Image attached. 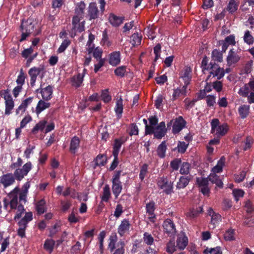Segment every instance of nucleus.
<instances>
[{"mask_svg": "<svg viewBox=\"0 0 254 254\" xmlns=\"http://www.w3.org/2000/svg\"><path fill=\"white\" fill-rule=\"evenodd\" d=\"M23 188L24 189L20 192L18 188H14L8 194L7 197H5L3 199L4 209L7 210L9 205L10 209L8 210V212L12 210L16 211L13 218L14 221L20 218L25 211L24 204L27 201V194L28 190L30 188V183L26 182L24 185Z\"/></svg>", "mask_w": 254, "mask_h": 254, "instance_id": "f257e3e1", "label": "nucleus"}, {"mask_svg": "<svg viewBox=\"0 0 254 254\" xmlns=\"http://www.w3.org/2000/svg\"><path fill=\"white\" fill-rule=\"evenodd\" d=\"M98 2L100 4V9H98L95 2L89 3L86 15V17L88 20L92 21L97 19L105 11L106 5L105 0H98Z\"/></svg>", "mask_w": 254, "mask_h": 254, "instance_id": "f03ea898", "label": "nucleus"}, {"mask_svg": "<svg viewBox=\"0 0 254 254\" xmlns=\"http://www.w3.org/2000/svg\"><path fill=\"white\" fill-rule=\"evenodd\" d=\"M35 25L36 23L30 18L26 20H22L21 21L20 27L21 35V38L19 40L20 42L25 41L30 35L35 36L38 34V32L35 31Z\"/></svg>", "mask_w": 254, "mask_h": 254, "instance_id": "7ed1b4c3", "label": "nucleus"}, {"mask_svg": "<svg viewBox=\"0 0 254 254\" xmlns=\"http://www.w3.org/2000/svg\"><path fill=\"white\" fill-rule=\"evenodd\" d=\"M116 233L112 234L108 240V249L112 254H125V243L120 240L118 242Z\"/></svg>", "mask_w": 254, "mask_h": 254, "instance_id": "20e7f679", "label": "nucleus"}, {"mask_svg": "<svg viewBox=\"0 0 254 254\" xmlns=\"http://www.w3.org/2000/svg\"><path fill=\"white\" fill-rule=\"evenodd\" d=\"M24 216L15 221L19 220L17 225L18 229L17 230V235L20 238L25 237V230L28 226V224L33 220V213L31 211H24Z\"/></svg>", "mask_w": 254, "mask_h": 254, "instance_id": "39448f33", "label": "nucleus"}, {"mask_svg": "<svg viewBox=\"0 0 254 254\" xmlns=\"http://www.w3.org/2000/svg\"><path fill=\"white\" fill-rule=\"evenodd\" d=\"M207 71H209V75L207 79L210 78L211 75L213 77H217V79H221L225 74V71L223 68H221L218 64L215 62L211 61L207 66Z\"/></svg>", "mask_w": 254, "mask_h": 254, "instance_id": "423d86ee", "label": "nucleus"}, {"mask_svg": "<svg viewBox=\"0 0 254 254\" xmlns=\"http://www.w3.org/2000/svg\"><path fill=\"white\" fill-rule=\"evenodd\" d=\"M0 95L5 100V114L9 115L11 114V111L13 109L14 106L11 95L7 90L0 91Z\"/></svg>", "mask_w": 254, "mask_h": 254, "instance_id": "0eeeda50", "label": "nucleus"}, {"mask_svg": "<svg viewBox=\"0 0 254 254\" xmlns=\"http://www.w3.org/2000/svg\"><path fill=\"white\" fill-rule=\"evenodd\" d=\"M167 132V128L166 127L165 123L163 121L158 124L155 128H154V132L152 133V134H153L154 138L161 139L165 136Z\"/></svg>", "mask_w": 254, "mask_h": 254, "instance_id": "6e6552de", "label": "nucleus"}, {"mask_svg": "<svg viewBox=\"0 0 254 254\" xmlns=\"http://www.w3.org/2000/svg\"><path fill=\"white\" fill-rule=\"evenodd\" d=\"M206 43H204V41L202 42L201 45L200 46L199 49L197 51V56L198 58L201 59L203 58L201 67L202 68V71L203 73H205V70H206Z\"/></svg>", "mask_w": 254, "mask_h": 254, "instance_id": "1a4fd4ad", "label": "nucleus"}, {"mask_svg": "<svg viewBox=\"0 0 254 254\" xmlns=\"http://www.w3.org/2000/svg\"><path fill=\"white\" fill-rule=\"evenodd\" d=\"M163 227L164 233L168 236H174L176 233V227L173 221L170 219L164 220L163 223Z\"/></svg>", "mask_w": 254, "mask_h": 254, "instance_id": "9d476101", "label": "nucleus"}, {"mask_svg": "<svg viewBox=\"0 0 254 254\" xmlns=\"http://www.w3.org/2000/svg\"><path fill=\"white\" fill-rule=\"evenodd\" d=\"M131 225L128 219L125 218L121 222L117 229L118 233L121 237L129 234Z\"/></svg>", "mask_w": 254, "mask_h": 254, "instance_id": "9b49d317", "label": "nucleus"}, {"mask_svg": "<svg viewBox=\"0 0 254 254\" xmlns=\"http://www.w3.org/2000/svg\"><path fill=\"white\" fill-rule=\"evenodd\" d=\"M37 93L41 94L42 98L45 101H49L53 97V86L50 85L46 87L42 88L41 86L36 90Z\"/></svg>", "mask_w": 254, "mask_h": 254, "instance_id": "f8f14e48", "label": "nucleus"}, {"mask_svg": "<svg viewBox=\"0 0 254 254\" xmlns=\"http://www.w3.org/2000/svg\"><path fill=\"white\" fill-rule=\"evenodd\" d=\"M186 121L182 116L176 118L174 120L172 126V133L174 134L179 133L186 127Z\"/></svg>", "mask_w": 254, "mask_h": 254, "instance_id": "ddd939ff", "label": "nucleus"}, {"mask_svg": "<svg viewBox=\"0 0 254 254\" xmlns=\"http://www.w3.org/2000/svg\"><path fill=\"white\" fill-rule=\"evenodd\" d=\"M180 78L184 82V85L188 86L192 78V70L190 66H186L180 73Z\"/></svg>", "mask_w": 254, "mask_h": 254, "instance_id": "4468645a", "label": "nucleus"}, {"mask_svg": "<svg viewBox=\"0 0 254 254\" xmlns=\"http://www.w3.org/2000/svg\"><path fill=\"white\" fill-rule=\"evenodd\" d=\"M14 182L15 178L12 173H6L0 177V184L2 185L4 188L12 185Z\"/></svg>", "mask_w": 254, "mask_h": 254, "instance_id": "2eb2a0df", "label": "nucleus"}, {"mask_svg": "<svg viewBox=\"0 0 254 254\" xmlns=\"http://www.w3.org/2000/svg\"><path fill=\"white\" fill-rule=\"evenodd\" d=\"M43 69V68L33 67L29 70L28 74L30 76V84L31 86H34L35 85L37 77Z\"/></svg>", "mask_w": 254, "mask_h": 254, "instance_id": "dca6fc26", "label": "nucleus"}, {"mask_svg": "<svg viewBox=\"0 0 254 254\" xmlns=\"http://www.w3.org/2000/svg\"><path fill=\"white\" fill-rule=\"evenodd\" d=\"M241 56H240L237 53L234 51L233 49H231L229 52L228 56L227 57V64L230 66L233 64L238 63L240 60Z\"/></svg>", "mask_w": 254, "mask_h": 254, "instance_id": "f3484780", "label": "nucleus"}, {"mask_svg": "<svg viewBox=\"0 0 254 254\" xmlns=\"http://www.w3.org/2000/svg\"><path fill=\"white\" fill-rule=\"evenodd\" d=\"M121 62V54L119 51H115L109 55V63L113 66H117Z\"/></svg>", "mask_w": 254, "mask_h": 254, "instance_id": "a211bd4d", "label": "nucleus"}, {"mask_svg": "<svg viewBox=\"0 0 254 254\" xmlns=\"http://www.w3.org/2000/svg\"><path fill=\"white\" fill-rule=\"evenodd\" d=\"M124 17L118 16L113 13L109 14V21L111 24L114 27H118L123 23Z\"/></svg>", "mask_w": 254, "mask_h": 254, "instance_id": "6ab92c4d", "label": "nucleus"}, {"mask_svg": "<svg viewBox=\"0 0 254 254\" xmlns=\"http://www.w3.org/2000/svg\"><path fill=\"white\" fill-rule=\"evenodd\" d=\"M50 106V103L45 101L43 99H40L37 104L35 112L37 115H39L45 109L49 108Z\"/></svg>", "mask_w": 254, "mask_h": 254, "instance_id": "aec40b11", "label": "nucleus"}, {"mask_svg": "<svg viewBox=\"0 0 254 254\" xmlns=\"http://www.w3.org/2000/svg\"><path fill=\"white\" fill-rule=\"evenodd\" d=\"M196 184L199 190L204 195L206 194V178L200 177L196 178Z\"/></svg>", "mask_w": 254, "mask_h": 254, "instance_id": "412c9836", "label": "nucleus"}, {"mask_svg": "<svg viewBox=\"0 0 254 254\" xmlns=\"http://www.w3.org/2000/svg\"><path fill=\"white\" fill-rule=\"evenodd\" d=\"M208 214L211 216L210 224L212 228H214L215 225L221 220V216L219 213H215L211 208L209 210Z\"/></svg>", "mask_w": 254, "mask_h": 254, "instance_id": "4be33fe9", "label": "nucleus"}, {"mask_svg": "<svg viewBox=\"0 0 254 254\" xmlns=\"http://www.w3.org/2000/svg\"><path fill=\"white\" fill-rule=\"evenodd\" d=\"M203 211L202 205L199 206L195 209L194 207L190 209L188 212L186 213V217L188 219H193L196 217L198 215Z\"/></svg>", "mask_w": 254, "mask_h": 254, "instance_id": "5701e85b", "label": "nucleus"}, {"mask_svg": "<svg viewBox=\"0 0 254 254\" xmlns=\"http://www.w3.org/2000/svg\"><path fill=\"white\" fill-rule=\"evenodd\" d=\"M80 142V140L79 137L76 136H74L71 138L70 143L69 150L72 153L75 154L76 152L79 147Z\"/></svg>", "mask_w": 254, "mask_h": 254, "instance_id": "b1692460", "label": "nucleus"}, {"mask_svg": "<svg viewBox=\"0 0 254 254\" xmlns=\"http://www.w3.org/2000/svg\"><path fill=\"white\" fill-rule=\"evenodd\" d=\"M187 87L184 85L181 88H177L174 89L172 95L173 100H175L181 96H186Z\"/></svg>", "mask_w": 254, "mask_h": 254, "instance_id": "393cba45", "label": "nucleus"}, {"mask_svg": "<svg viewBox=\"0 0 254 254\" xmlns=\"http://www.w3.org/2000/svg\"><path fill=\"white\" fill-rule=\"evenodd\" d=\"M167 146L166 141H163L157 147L156 152L158 156L160 158H164L166 156V152Z\"/></svg>", "mask_w": 254, "mask_h": 254, "instance_id": "a878e982", "label": "nucleus"}, {"mask_svg": "<svg viewBox=\"0 0 254 254\" xmlns=\"http://www.w3.org/2000/svg\"><path fill=\"white\" fill-rule=\"evenodd\" d=\"M188 244V239L185 235L179 236L177 240V247L180 250H184Z\"/></svg>", "mask_w": 254, "mask_h": 254, "instance_id": "bb28decb", "label": "nucleus"}, {"mask_svg": "<svg viewBox=\"0 0 254 254\" xmlns=\"http://www.w3.org/2000/svg\"><path fill=\"white\" fill-rule=\"evenodd\" d=\"M191 178L190 176H181L176 185L177 189H182L186 188L189 184Z\"/></svg>", "mask_w": 254, "mask_h": 254, "instance_id": "cd10ccee", "label": "nucleus"}, {"mask_svg": "<svg viewBox=\"0 0 254 254\" xmlns=\"http://www.w3.org/2000/svg\"><path fill=\"white\" fill-rule=\"evenodd\" d=\"M32 100V97H29L23 101L21 104L19 106L18 108L16 109V114L17 115L19 114L20 111L22 113H24L27 106L31 103Z\"/></svg>", "mask_w": 254, "mask_h": 254, "instance_id": "c85d7f7f", "label": "nucleus"}, {"mask_svg": "<svg viewBox=\"0 0 254 254\" xmlns=\"http://www.w3.org/2000/svg\"><path fill=\"white\" fill-rule=\"evenodd\" d=\"M86 8V4L83 1H81L76 4L75 13L78 16H84V10Z\"/></svg>", "mask_w": 254, "mask_h": 254, "instance_id": "c756f323", "label": "nucleus"}, {"mask_svg": "<svg viewBox=\"0 0 254 254\" xmlns=\"http://www.w3.org/2000/svg\"><path fill=\"white\" fill-rule=\"evenodd\" d=\"M115 111L118 118L120 119L122 117V114L123 112V100L121 97L118 99L116 103V106L115 108Z\"/></svg>", "mask_w": 254, "mask_h": 254, "instance_id": "7c9ffc66", "label": "nucleus"}, {"mask_svg": "<svg viewBox=\"0 0 254 254\" xmlns=\"http://www.w3.org/2000/svg\"><path fill=\"white\" fill-rule=\"evenodd\" d=\"M95 162L94 168L97 166H103L106 164L107 157L103 154H99L94 160Z\"/></svg>", "mask_w": 254, "mask_h": 254, "instance_id": "2f4dec72", "label": "nucleus"}, {"mask_svg": "<svg viewBox=\"0 0 254 254\" xmlns=\"http://www.w3.org/2000/svg\"><path fill=\"white\" fill-rule=\"evenodd\" d=\"M45 204L46 202L43 199L40 200L36 203L35 208L38 214L41 215L46 211Z\"/></svg>", "mask_w": 254, "mask_h": 254, "instance_id": "473e14b6", "label": "nucleus"}, {"mask_svg": "<svg viewBox=\"0 0 254 254\" xmlns=\"http://www.w3.org/2000/svg\"><path fill=\"white\" fill-rule=\"evenodd\" d=\"M211 58L213 62L221 63L223 61V54L222 52L214 50L212 52Z\"/></svg>", "mask_w": 254, "mask_h": 254, "instance_id": "72a5a7b5", "label": "nucleus"}, {"mask_svg": "<svg viewBox=\"0 0 254 254\" xmlns=\"http://www.w3.org/2000/svg\"><path fill=\"white\" fill-rule=\"evenodd\" d=\"M83 75L78 73L76 76H73L71 79L72 85L76 88L81 86L83 80Z\"/></svg>", "mask_w": 254, "mask_h": 254, "instance_id": "f704fd0d", "label": "nucleus"}, {"mask_svg": "<svg viewBox=\"0 0 254 254\" xmlns=\"http://www.w3.org/2000/svg\"><path fill=\"white\" fill-rule=\"evenodd\" d=\"M122 189L121 182H112V190L116 197H117L121 193Z\"/></svg>", "mask_w": 254, "mask_h": 254, "instance_id": "c9c22d12", "label": "nucleus"}, {"mask_svg": "<svg viewBox=\"0 0 254 254\" xmlns=\"http://www.w3.org/2000/svg\"><path fill=\"white\" fill-rule=\"evenodd\" d=\"M94 39L95 36L90 33L89 35L88 40L86 44V46H88L87 51L88 54L89 55L91 54L93 52V50H94L95 45L93 44V42L94 41Z\"/></svg>", "mask_w": 254, "mask_h": 254, "instance_id": "e433bc0d", "label": "nucleus"}, {"mask_svg": "<svg viewBox=\"0 0 254 254\" xmlns=\"http://www.w3.org/2000/svg\"><path fill=\"white\" fill-rule=\"evenodd\" d=\"M131 41L130 43L131 45L134 47L135 46L139 45L141 44V41L142 40V36L141 35H139L137 32H135L133 33L131 37Z\"/></svg>", "mask_w": 254, "mask_h": 254, "instance_id": "4c0bfd02", "label": "nucleus"}, {"mask_svg": "<svg viewBox=\"0 0 254 254\" xmlns=\"http://www.w3.org/2000/svg\"><path fill=\"white\" fill-rule=\"evenodd\" d=\"M47 124V121L45 120H43L40 121L38 123H37L34 127L32 129L31 132L35 134H36L39 130H43L45 127V126Z\"/></svg>", "mask_w": 254, "mask_h": 254, "instance_id": "58836bf2", "label": "nucleus"}, {"mask_svg": "<svg viewBox=\"0 0 254 254\" xmlns=\"http://www.w3.org/2000/svg\"><path fill=\"white\" fill-rule=\"evenodd\" d=\"M101 43L102 46H105L108 48L111 46L112 45V42L109 40L106 30H105L103 32L102 38Z\"/></svg>", "mask_w": 254, "mask_h": 254, "instance_id": "ea45409f", "label": "nucleus"}, {"mask_svg": "<svg viewBox=\"0 0 254 254\" xmlns=\"http://www.w3.org/2000/svg\"><path fill=\"white\" fill-rule=\"evenodd\" d=\"M56 242L53 239H47L45 241L44 248L47 251L52 253L54 250Z\"/></svg>", "mask_w": 254, "mask_h": 254, "instance_id": "a19ab883", "label": "nucleus"}, {"mask_svg": "<svg viewBox=\"0 0 254 254\" xmlns=\"http://www.w3.org/2000/svg\"><path fill=\"white\" fill-rule=\"evenodd\" d=\"M225 160V157L222 156L220 160L218 162L217 165L212 168V171L213 172V173L216 174V173H220L222 171V168L224 165Z\"/></svg>", "mask_w": 254, "mask_h": 254, "instance_id": "79ce46f5", "label": "nucleus"}, {"mask_svg": "<svg viewBox=\"0 0 254 254\" xmlns=\"http://www.w3.org/2000/svg\"><path fill=\"white\" fill-rule=\"evenodd\" d=\"M111 196V192L110 187L108 185H105L103 189V194L102 196V200L105 202H108Z\"/></svg>", "mask_w": 254, "mask_h": 254, "instance_id": "37998d69", "label": "nucleus"}, {"mask_svg": "<svg viewBox=\"0 0 254 254\" xmlns=\"http://www.w3.org/2000/svg\"><path fill=\"white\" fill-rule=\"evenodd\" d=\"M216 134L219 136L224 135L228 131V126L226 124H223L222 125L219 126L216 129Z\"/></svg>", "mask_w": 254, "mask_h": 254, "instance_id": "c03bdc74", "label": "nucleus"}, {"mask_svg": "<svg viewBox=\"0 0 254 254\" xmlns=\"http://www.w3.org/2000/svg\"><path fill=\"white\" fill-rule=\"evenodd\" d=\"M84 24L85 21H83L80 22V23L77 24V25L72 26V28L71 29V32H74V35H75V33L76 32L81 33L82 32L84 31L85 30Z\"/></svg>", "mask_w": 254, "mask_h": 254, "instance_id": "a18cd8bd", "label": "nucleus"}, {"mask_svg": "<svg viewBox=\"0 0 254 254\" xmlns=\"http://www.w3.org/2000/svg\"><path fill=\"white\" fill-rule=\"evenodd\" d=\"M190 165L187 162H184L181 164L180 172L183 175H188L190 173Z\"/></svg>", "mask_w": 254, "mask_h": 254, "instance_id": "49530a36", "label": "nucleus"}, {"mask_svg": "<svg viewBox=\"0 0 254 254\" xmlns=\"http://www.w3.org/2000/svg\"><path fill=\"white\" fill-rule=\"evenodd\" d=\"M148 165L145 163L143 164L140 167V172L139 174V178L140 180L142 181L147 173H148Z\"/></svg>", "mask_w": 254, "mask_h": 254, "instance_id": "de8ad7c7", "label": "nucleus"}, {"mask_svg": "<svg viewBox=\"0 0 254 254\" xmlns=\"http://www.w3.org/2000/svg\"><path fill=\"white\" fill-rule=\"evenodd\" d=\"M13 175L15 179L18 181H21L24 178V176H26L25 173L20 168L16 169L14 171Z\"/></svg>", "mask_w": 254, "mask_h": 254, "instance_id": "09e8293b", "label": "nucleus"}, {"mask_svg": "<svg viewBox=\"0 0 254 254\" xmlns=\"http://www.w3.org/2000/svg\"><path fill=\"white\" fill-rule=\"evenodd\" d=\"M101 97L104 103H107L111 101L112 97L109 93V89H106L102 91Z\"/></svg>", "mask_w": 254, "mask_h": 254, "instance_id": "8fccbe9b", "label": "nucleus"}, {"mask_svg": "<svg viewBox=\"0 0 254 254\" xmlns=\"http://www.w3.org/2000/svg\"><path fill=\"white\" fill-rule=\"evenodd\" d=\"M92 53L93 54V57L96 59L97 61L103 59L102 58L103 50L99 47H97L96 48H94Z\"/></svg>", "mask_w": 254, "mask_h": 254, "instance_id": "3c124183", "label": "nucleus"}, {"mask_svg": "<svg viewBox=\"0 0 254 254\" xmlns=\"http://www.w3.org/2000/svg\"><path fill=\"white\" fill-rule=\"evenodd\" d=\"M146 213L153 215L155 210V203L153 200L150 201L146 204Z\"/></svg>", "mask_w": 254, "mask_h": 254, "instance_id": "603ef678", "label": "nucleus"}, {"mask_svg": "<svg viewBox=\"0 0 254 254\" xmlns=\"http://www.w3.org/2000/svg\"><path fill=\"white\" fill-rule=\"evenodd\" d=\"M239 112L242 119L247 117L249 113V106L247 105H243L240 107Z\"/></svg>", "mask_w": 254, "mask_h": 254, "instance_id": "864d4df0", "label": "nucleus"}, {"mask_svg": "<svg viewBox=\"0 0 254 254\" xmlns=\"http://www.w3.org/2000/svg\"><path fill=\"white\" fill-rule=\"evenodd\" d=\"M153 52L155 54V58L153 61L154 63L157 61L160 58V53L161 52V45L160 43H158L153 48Z\"/></svg>", "mask_w": 254, "mask_h": 254, "instance_id": "5fc2aeb1", "label": "nucleus"}, {"mask_svg": "<svg viewBox=\"0 0 254 254\" xmlns=\"http://www.w3.org/2000/svg\"><path fill=\"white\" fill-rule=\"evenodd\" d=\"M235 230L230 229L224 234V239L226 241H233L235 240Z\"/></svg>", "mask_w": 254, "mask_h": 254, "instance_id": "6e6d98bb", "label": "nucleus"}, {"mask_svg": "<svg viewBox=\"0 0 254 254\" xmlns=\"http://www.w3.org/2000/svg\"><path fill=\"white\" fill-rule=\"evenodd\" d=\"M127 66L122 65L117 67L114 71L115 74L118 76L123 77L125 76L126 72Z\"/></svg>", "mask_w": 254, "mask_h": 254, "instance_id": "4d7b16f0", "label": "nucleus"}, {"mask_svg": "<svg viewBox=\"0 0 254 254\" xmlns=\"http://www.w3.org/2000/svg\"><path fill=\"white\" fill-rule=\"evenodd\" d=\"M202 85L203 84L204 89L200 90L197 93V99L201 100L204 98L206 96V79L202 81Z\"/></svg>", "mask_w": 254, "mask_h": 254, "instance_id": "13d9d810", "label": "nucleus"}, {"mask_svg": "<svg viewBox=\"0 0 254 254\" xmlns=\"http://www.w3.org/2000/svg\"><path fill=\"white\" fill-rule=\"evenodd\" d=\"M188 145L189 144L186 143L184 141H179L177 147L178 151L181 153H184L188 147Z\"/></svg>", "mask_w": 254, "mask_h": 254, "instance_id": "bf43d9fd", "label": "nucleus"}, {"mask_svg": "<svg viewBox=\"0 0 254 254\" xmlns=\"http://www.w3.org/2000/svg\"><path fill=\"white\" fill-rule=\"evenodd\" d=\"M182 163L181 159L176 158L170 162V166L173 170L177 171Z\"/></svg>", "mask_w": 254, "mask_h": 254, "instance_id": "052dcab7", "label": "nucleus"}, {"mask_svg": "<svg viewBox=\"0 0 254 254\" xmlns=\"http://www.w3.org/2000/svg\"><path fill=\"white\" fill-rule=\"evenodd\" d=\"M122 145V144L118 140V139H115L114 140L113 154L119 155Z\"/></svg>", "mask_w": 254, "mask_h": 254, "instance_id": "680f3d73", "label": "nucleus"}, {"mask_svg": "<svg viewBox=\"0 0 254 254\" xmlns=\"http://www.w3.org/2000/svg\"><path fill=\"white\" fill-rule=\"evenodd\" d=\"M143 240L144 243L147 245H151L154 242L153 237L151 234L147 232H145L143 234Z\"/></svg>", "mask_w": 254, "mask_h": 254, "instance_id": "e2e57ef3", "label": "nucleus"}, {"mask_svg": "<svg viewBox=\"0 0 254 254\" xmlns=\"http://www.w3.org/2000/svg\"><path fill=\"white\" fill-rule=\"evenodd\" d=\"M244 40V41L249 45L253 44L254 42V37L251 35L250 32L248 30L246 31L245 33Z\"/></svg>", "mask_w": 254, "mask_h": 254, "instance_id": "0e129e2a", "label": "nucleus"}, {"mask_svg": "<svg viewBox=\"0 0 254 254\" xmlns=\"http://www.w3.org/2000/svg\"><path fill=\"white\" fill-rule=\"evenodd\" d=\"M70 43L69 40H64L58 50V52L60 53L64 52Z\"/></svg>", "mask_w": 254, "mask_h": 254, "instance_id": "69168bd1", "label": "nucleus"}, {"mask_svg": "<svg viewBox=\"0 0 254 254\" xmlns=\"http://www.w3.org/2000/svg\"><path fill=\"white\" fill-rule=\"evenodd\" d=\"M60 226L58 224H55L50 229L49 237L54 238L56 234L59 232Z\"/></svg>", "mask_w": 254, "mask_h": 254, "instance_id": "338daca9", "label": "nucleus"}, {"mask_svg": "<svg viewBox=\"0 0 254 254\" xmlns=\"http://www.w3.org/2000/svg\"><path fill=\"white\" fill-rule=\"evenodd\" d=\"M222 252L220 247L207 248V254H222Z\"/></svg>", "mask_w": 254, "mask_h": 254, "instance_id": "774afa93", "label": "nucleus"}]
</instances>
